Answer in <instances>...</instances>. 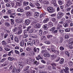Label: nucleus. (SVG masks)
Instances as JSON below:
<instances>
[{
  "label": "nucleus",
  "mask_w": 73,
  "mask_h": 73,
  "mask_svg": "<svg viewBox=\"0 0 73 73\" xmlns=\"http://www.w3.org/2000/svg\"><path fill=\"white\" fill-rule=\"evenodd\" d=\"M48 24L49 25L50 27H52L53 26V23L52 22H50L48 23Z\"/></svg>",
  "instance_id": "f704fd0d"
},
{
  "label": "nucleus",
  "mask_w": 73,
  "mask_h": 73,
  "mask_svg": "<svg viewBox=\"0 0 73 73\" xmlns=\"http://www.w3.org/2000/svg\"><path fill=\"white\" fill-rule=\"evenodd\" d=\"M17 31V27H15V28L13 29H12V31L13 32H16Z\"/></svg>",
  "instance_id": "37998d69"
},
{
  "label": "nucleus",
  "mask_w": 73,
  "mask_h": 73,
  "mask_svg": "<svg viewBox=\"0 0 73 73\" xmlns=\"http://www.w3.org/2000/svg\"><path fill=\"white\" fill-rule=\"evenodd\" d=\"M23 4L24 5H28L29 4V3L28 2L24 1L23 2Z\"/></svg>",
  "instance_id": "79ce46f5"
},
{
  "label": "nucleus",
  "mask_w": 73,
  "mask_h": 73,
  "mask_svg": "<svg viewBox=\"0 0 73 73\" xmlns=\"http://www.w3.org/2000/svg\"><path fill=\"white\" fill-rule=\"evenodd\" d=\"M41 40L42 41H45L46 40V38L45 36H42L41 37Z\"/></svg>",
  "instance_id": "4468645a"
},
{
  "label": "nucleus",
  "mask_w": 73,
  "mask_h": 73,
  "mask_svg": "<svg viewBox=\"0 0 73 73\" xmlns=\"http://www.w3.org/2000/svg\"><path fill=\"white\" fill-rule=\"evenodd\" d=\"M4 49L5 50V51H6V52L10 51V50H11L10 48H7V47L4 48Z\"/></svg>",
  "instance_id": "4c0bfd02"
},
{
  "label": "nucleus",
  "mask_w": 73,
  "mask_h": 73,
  "mask_svg": "<svg viewBox=\"0 0 73 73\" xmlns=\"http://www.w3.org/2000/svg\"><path fill=\"white\" fill-rule=\"evenodd\" d=\"M51 3L52 4H53L54 6H57V4L56 3V0H52Z\"/></svg>",
  "instance_id": "9b49d317"
},
{
  "label": "nucleus",
  "mask_w": 73,
  "mask_h": 73,
  "mask_svg": "<svg viewBox=\"0 0 73 73\" xmlns=\"http://www.w3.org/2000/svg\"><path fill=\"white\" fill-rule=\"evenodd\" d=\"M69 44L70 45H73V40H72L71 41V42H69Z\"/></svg>",
  "instance_id": "6e6d98bb"
},
{
  "label": "nucleus",
  "mask_w": 73,
  "mask_h": 73,
  "mask_svg": "<svg viewBox=\"0 0 73 73\" xmlns=\"http://www.w3.org/2000/svg\"><path fill=\"white\" fill-rule=\"evenodd\" d=\"M5 60H6V58H4L3 59H2L0 61V62H4L5 61Z\"/></svg>",
  "instance_id": "bf43d9fd"
},
{
  "label": "nucleus",
  "mask_w": 73,
  "mask_h": 73,
  "mask_svg": "<svg viewBox=\"0 0 73 73\" xmlns=\"http://www.w3.org/2000/svg\"><path fill=\"white\" fill-rule=\"evenodd\" d=\"M2 45H3L4 47H5L6 46V45H7V42H6L5 40H3L2 42Z\"/></svg>",
  "instance_id": "2eb2a0df"
},
{
  "label": "nucleus",
  "mask_w": 73,
  "mask_h": 73,
  "mask_svg": "<svg viewBox=\"0 0 73 73\" xmlns=\"http://www.w3.org/2000/svg\"><path fill=\"white\" fill-rule=\"evenodd\" d=\"M4 24L5 26L7 27H10V24L9 23L7 22H5Z\"/></svg>",
  "instance_id": "b1692460"
},
{
  "label": "nucleus",
  "mask_w": 73,
  "mask_h": 73,
  "mask_svg": "<svg viewBox=\"0 0 73 73\" xmlns=\"http://www.w3.org/2000/svg\"><path fill=\"white\" fill-rule=\"evenodd\" d=\"M30 5L31 7H36V5L35 4H33L32 3H30Z\"/></svg>",
  "instance_id": "58836bf2"
},
{
  "label": "nucleus",
  "mask_w": 73,
  "mask_h": 73,
  "mask_svg": "<svg viewBox=\"0 0 73 73\" xmlns=\"http://www.w3.org/2000/svg\"><path fill=\"white\" fill-rule=\"evenodd\" d=\"M64 59L62 58L60 61L59 63L60 64H62L64 63Z\"/></svg>",
  "instance_id": "c756f323"
},
{
  "label": "nucleus",
  "mask_w": 73,
  "mask_h": 73,
  "mask_svg": "<svg viewBox=\"0 0 73 73\" xmlns=\"http://www.w3.org/2000/svg\"><path fill=\"white\" fill-rule=\"evenodd\" d=\"M47 52V50H43L41 51V54H44Z\"/></svg>",
  "instance_id": "e433bc0d"
},
{
  "label": "nucleus",
  "mask_w": 73,
  "mask_h": 73,
  "mask_svg": "<svg viewBox=\"0 0 73 73\" xmlns=\"http://www.w3.org/2000/svg\"><path fill=\"white\" fill-rule=\"evenodd\" d=\"M28 36V35H27L24 34L23 35V38H27V37Z\"/></svg>",
  "instance_id": "e2e57ef3"
},
{
  "label": "nucleus",
  "mask_w": 73,
  "mask_h": 73,
  "mask_svg": "<svg viewBox=\"0 0 73 73\" xmlns=\"http://www.w3.org/2000/svg\"><path fill=\"white\" fill-rule=\"evenodd\" d=\"M47 11L50 13H52L53 12H54V9L53 7H49L47 8Z\"/></svg>",
  "instance_id": "f257e3e1"
},
{
  "label": "nucleus",
  "mask_w": 73,
  "mask_h": 73,
  "mask_svg": "<svg viewBox=\"0 0 73 73\" xmlns=\"http://www.w3.org/2000/svg\"><path fill=\"white\" fill-rule=\"evenodd\" d=\"M49 19L48 18H46L44 19L43 21V23H47L48 21H49Z\"/></svg>",
  "instance_id": "ddd939ff"
},
{
  "label": "nucleus",
  "mask_w": 73,
  "mask_h": 73,
  "mask_svg": "<svg viewBox=\"0 0 73 73\" xmlns=\"http://www.w3.org/2000/svg\"><path fill=\"white\" fill-rule=\"evenodd\" d=\"M39 35L40 36H41L42 35V31L41 30V29L39 30Z\"/></svg>",
  "instance_id": "de8ad7c7"
},
{
  "label": "nucleus",
  "mask_w": 73,
  "mask_h": 73,
  "mask_svg": "<svg viewBox=\"0 0 73 73\" xmlns=\"http://www.w3.org/2000/svg\"><path fill=\"white\" fill-rule=\"evenodd\" d=\"M18 63L19 64V68L20 69H21L23 68V66H24V65L23 64V63L21 61H19L18 62Z\"/></svg>",
  "instance_id": "39448f33"
},
{
  "label": "nucleus",
  "mask_w": 73,
  "mask_h": 73,
  "mask_svg": "<svg viewBox=\"0 0 73 73\" xmlns=\"http://www.w3.org/2000/svg\"><path fill=\"white\" fill-rule=\"evenodd\" d=\"M34 4L35 6H37V7H40V5L38 3H35Z\"/></svg>",
  "instance_id": "603ef678"
},
{
  "label": "nucleus",
  "mask_w": 73,
  "mask_h": 73,
  "mask_svg": "<svg viewBox=\"0 0 73 73\" xmlns=\"http://www.w3.org/2000/svg\"><path fill=\"white\" fill-rule=\"evenodd\" d=\"M14 40L17 43H18L19 41V38L17 37H16L14 38Z\"/></svg>",
  "instance_id": "c9c22d12"
},
{
  "label": "nucleus",
  "mask_w": 73,
  "mask_h": 73,
  "mask_svg": "<svg viewBox=\"0 0 73 73\" xmlns=\"http://www.w3.org/2000/svg\"><path fill=\"white\" fill-rule=\"evenodd\" d=\"M58 3L59 4V5H62L63 4V3L62 1L61 0H59L58 1Z\"/></svg>",
  "instance_id": "c03bdc74"
},
{
  "label": "nucleus",
  "mask_w": 73,
  "mask_h": 73,
  "mask_svg": "<svg viewBox=\"0 0 73 73\" xmlns=\"http://www.w3.org/2000/svg\"><path fill=\"white\" fill-rule=\"evenodd\" d=\"M33 55H35L36 52H38L40 51V49L39 48H36V47L33 48Z\"/></svg>",
  "instance_id": "f03ea898"
},
{
  "label": "nucleus",
  "mask_w": 73,
  "mask_h": 73,
  "mask_svg": "<svg viewBox=\"0 0 73 73\" xmlns=\"http://www.w3.org/2000/svg\"><path fill=\"white\" fill-rule=\"evenodd\" d=\"M30 23V21L29 19H27L25 20V25H28Z\"/></svg>",
  "instance_id": "9d476101"
},
{
  "label": "nucleus",
  "mask_w": 73,
  "mask_h": 73,
  "mask_svg": "<svg viewBox=\"0 0 73 73\" xmlns=\"http://www.w3.org/2000/svg\"><path fill=\"white\" fill-rule=\"evenodd\" d=\"M16 5H17L19 7H21V3H20L19 2H17L16 3Z\"/></svg>",
  "instance_id": "a18cd8bd"
},
{
  "label": "nucleus",
  "mask_w": 73,
  "mask_h": 73,
  "mask_svg": "<svg viewBox=\"0 0 73 73\" xmlns=\"http://www.w3.org/2000/svg\"><path fill=\"white\" fill-rule=\"evenodd\" d=\"M26 50L27 51H29L30 50H31V48L30 47H28L27 48Z\"/></svg>",
  "instance_id": "338daca9"
},
{
  "label": "nucleus",
  "mask_w": 73,
  "mask_h": 73,
  "mask_svg": "<svg viewBox=\"0 0 73 73\" xmlns=\"http://www.w3.org/2000/svg\"><path fill=\"white\" fill-rule=\"evenodd\" d=\"M17 14L16 13H12L11 14V15H10V17H11L12 18H15V16H16Z\"/></svg>",
  "instance_id": "6ab92c4d"
},
{
  "label": "nucleus",
  "mask_w": 73,
  "mask_h": 73,
  "mask_svg": "<svg viewBox=\"0 0 73 73\" xmlns=\"http://www.w3.org/2000/svg\"><path fill=\"white\" fill-rule=\"evenodd\" d=\"M56 29V27H52L50 29V31H54V30Z\"/></svg>",
  "instance_id": "052dcab7"
},
{
  "label": "nucleus",
  "mask_w": 73,
  "mask_h": 73,
  "mask_svg": "<svg viewBox=\"0 0 73 73\" xmlns=\"http://www.w3.org/2000/svg\"><path fill=\"white\" fill-rule=\"evenodd\" d=\"M22 33V30H19L18 31L17 33H16L15 34H17L18 35H20Z\"/></svg>",
  "instance_id": "473e14b6"
},
{
  "label": "nucleus",
  "mask_w": 73,
  "mask_h": 73,
  "mask_svg": "<svg viewBox=\"0 0 73 73\" xmlns=\"http://www.w3.org/2000/svg\"><path fill=\"white\" fill-rule=\"evenodd\" d=\"M17 11L18 12H24V10L23 9L20 8H19L17 9Z\"/></svg>",
  "instance_id": "cd10ccee"
},
{
  "label": "nucleus",
  "mask_w": 73,
  "mask_h": 73,
  "mask_svg": "<svg viewBox=\"0 0 73 73\" xmlns=\"http://www.w3.org/2000/svg\"><path fill=\"white\" fill-rule=\"evenodd\" d=\"M62 25H60L59 24H58L57 26V29H60V28H62Z\"/></svg>",
  "instance_id": "7c9ffc66"
},
{
  "label": "nucleus",
  "mask_w": 73,
  "mask_h": 73,
  "mask_svg": "<svg viewBox=\"0 0 73 73\" xmlns=\"http://www.w3.org/2000/svg\"><path fill=\"white\" fill-rule=\"evenodd\" d=\"M25 52H22L21 54V57H22V56H24L25 55Z\"/></svg>",
  "instance_id": "0e129e2a"
},
{
  "label": "nucleus",
  "mask_w": 73,
  "mask_h": 73,
  "mask_svg": "<svg viewBox=\"0 0 73 73\" xmlns=\"http://www.w3.org/2000/svg\"><path fill=\"white\" fill-rule=\"evenodd\" d=\"M12 13V11L11 10H8L7 11V12H6V14L7 15H11Z\"/></svg>",
  "instance_id": "f3484780"
},
{
  "label": "nucleus",
  "mask_w": 73,
  "mask_h": 73,
  "mask_svg": "<svg viewBox=\"0 0 73 73\" xmlns=\"http://www.w3.org/2000/svg\"><path fill=\"white\" fill-rule=\"evenodd\" d=\"M31 14L32 13H31V12L28 11L26 13V16L28 17H30L31 16Z\"/></svg>",
  "instance_id": "5701e85b"
},
{
  "label": "nucleus",
  "mask_w": 73,
  "mask_h": 73,
  "mask_svg": "<svg viewBox=\"0 0 73 73\" xmlns=\"http://www.w3.org/2000/svg\"><path fill=\"white\" fill-rule=\"evenodd\" d=\"M43 29H46L48 28V25L45 24L43 26Z\"/></svg>",
  "instance_id": "a19ab883"
},
{
  "label": "nucleus",
  "mask_w": 73,
  "mask_h": 73,
  "mask_svg": "<svg viewBox=\"0 0 73 73\" xmlns=\"http://www.w3.org/2000/svg\"><path fill=\"white\" fill-rule=\"evenodd\" d=\"M6 41L7 42V44L11 43V38H8L7 39H6Z\"/></svg>",
  "instance_id": "a211bd4d"
},
{
  "label": "nucleus",
  "mask_w": 73,
  "mask_h": 73,
  "mask_svg": "<svg viewBox=\"0 0 73 73\" xmlns=\"http://www.w3.org/2000/svg\"><path fill=\"white\" fill-rule=\"evenodd\" d=\"M14 52L15 53L17 54H20V52L17 50H15Z\"/></svg>",
  "instance_id": "5fc2aeb1"
},
{
  "label": "nucleus",
  "mask_w": 73,
  "mask_h": 73,
  "mask_svg": "<svg viewBox=\"0 0 73 73\" xmlns=\"http://www.w3.org/2000/svg\"><path fill=\"white\" fill-rule=\"evenodd\" d=\"M27 46H33V44L31 41H29L27 43Z\"/></svg>",
  "instance_id": "393cba45"
},
{
  "label": "nucleus",
  "mask_w": 73,
  "mask_h": 73,
  "mask_svg": "<svg viewBox=\"0 0 73 73\" xmlns=\"http://www.w3.org/2000/svg\"><path fill=\"white\" fill-rule=\"evenodd\" d=\"M51 20L52 21H53V22H55V21H56V19L55 18H51Z\"/></svg>",
  "instance_id": "774afa93"
},
{
  "label": "nucleus",
  "mask_w": 73,
  "mask_h": 73,
  "mask_svg": "<svg viewBox=\"0 0 73 73\" xmlns=\"http://www.w3.org/2000/svg\"><path fill=\"white\" fill-rule=\"evenodd\" d=\"M26 68L24 69V71L25 72L26 71H27V70H29V69H30V66H26Z\"/></svg>",
  "instance_id": "dca6fc26"
},
{
  "label": "nucleus",
  "mask_w": 73,
  "mask_h": 73,
  "mask_svg": "<svg viewBox=\"0 0 73 73\" xmlns=\"http://www.w3.org/2000/svg\"><path fill=\"white\" fill-rule=\"evenodd\" d=\"M46 15V13H43L42 14H41L40 15V20H42L43 19L45 18V17Z\"/></svg>",
  "instance_id": "423d86ee"
},
{
  "label": "nucleus",
  "mask_w": 73,
  "mask_h": 73,
  "mask_svg": "<svg viewBox=\"0 0 73 73\" xmlns=\"http://www.w3.org/2000/svg\"><path fill=\"white\" fill-rule=\"evenodd\" d=\"M59 49L60 50H63L65 49L64 47L62 46H61L60 47Z\"/></svg>",
  "instance_id": "864d4df0"
},
{
  "label": "nucleus",
  "mask_w": 73,
  "mask_h": 73,
  "mask_svg": "<svg viewBox=\"0 0 73 73\" xmlns=\"http://www.w3.org/2000/svg\"><path fill=\"white\" fill-rule=\"evenodd\" d=\"M63 15H64V13H63L59 12L58 13L57 16V18H58V19H61V17L63 16Z\"/></svg>",
  "instance_id": "7ed1b4c3"
},
{
  "label": "nucleus",
  "mask_w": 73,
  "mask_h": 73,
  "mask_svg": "<svg viewBox=\"0 0 73 73\" xmlns=\"http://www.w3.org/2000/svg\"><path fill=\"white\" fill-rule=\"evenodd\" d=\"M32 43L34 45H36V40H33L32 41Z\"/></svg>",
  "instance_id": "13d9d810"
},
{
  "label": "nucleus",
  "mask_w": 73,
  "mask_h": 73,
  "mask_svg": "<svg viewBox=\"0 0 73 73\" xmlns=\"http://www.w3.org/2000/svg\"><path fill=\"white\" fill-rule=\"evenodd\" d=\"M68 64L70 66H72L73 65V62L71 61H69Z\"/></svg>",
  "instance_id": "ea45409f"
},
{
  "label": "nucleus",
  "mask_w": 73,
  "mask_h": 73,
  "mask_svg": "<svg viewBox=\"0 0 73 73\" xmlns=\"http://www.w3.org/2000/svg\"><path fill=\"white\" fill-rule=\"evenodd\" d=\"M36 45H38L40 44V41L38 39H36Z\"/></svg>",
  "instance_id": "8fccbe9b"
},
{
  "label": "nucleus",
  "mask_w": 73,
  "mask_h": 73,
  "mask_svg": "<svg viewBox=\"0 0 73 73\" xmlns=\"http://www.w3.org/2000/svg\"><path fill=\"white\" fill-rule=\"evenodd\" d=\"M24 45V40H22L20 42V45L21 46H23Z\"/></svg>",
  "instance_id": "a878e982"
},
{
  "label": "nucleus",
  "mask_w": 73,
  "mask_h": 73,
  "mask_svg": "<svg viewBox=\"0 0 73 73\" xmlns=\"http://www.w3.org/2000/svg\"><path fill=\"white\" fill-rule=\"evenodd\" d=\"M10 20L11 21V24H12V25H13L14 24V20L13 19H10Z\"/></svg>",
  "instance_id": "3c124183"
},
{
  "label": "nucleus",
  "mask_w": 73,
  "mask_h": 73,
  "mask_svg": "<svg viewBox=\"0 0 73 73\" xmlns=\"http://www.w3.org/2000/svg\"><path fill=\"white\" fill-rule=\"evenodd\" d=\"M3 17L5 19H8L9 18V16L8 15H5L3 16Z\"/></svg>",
  "instance_id": "680f3d73"
},
{
  "label": "nucleus",
  "mask_w": 73,
  "mask_h": 73,
  "mask_svg": "<svg viewBox=\"0 0 73 73\" xmlns=\"http://www.w3.org/2000/svg\"><path fill=\"white\" fill-rule=\"evenodd\" d=\"M65 55L66 56L69 57L70 56V53L68 51H66L64 52Z\"/></svg>",
  "instance_id": "aec40b11"
},
{
  "label": "nucleus",
  "mask_w": 73,
  "mask_h": 73,
  "mask_svg": "<svg viewBox=\"0 0 73 73\" xmlns=\"http://www.w3.org/2000/svg\"><path fill=\"white\" fill-rule=\"evenodd\" d=\"M32 27L31 26H29L28 27H27V31H29L30 29H32L31 28Z\"/></svg>",
  "instance_id": "4d7b16f0"
},
{
  "label": "nucleus",
  "mask_w": 73,
  "mask_h": 73,
  "mask_svg": "<svg viewBox=\"0 0 73 73\" xmlns=\"http://www.w3.org/2000/svg\"><path fill=\"white\" fill-rule=\"evenodd\" d=\"M16 71V68H15V67H14L11 70V72H12V73H15Z\"/></svg>",
  "instance_id": "c85d7f7f"
},
{
  "label": "nucleus",
  "mask_w": 73,
  "mask_h": 73,
  "mask_svg": "<svg viewBox=\"0 0 73 73\" xmlns=\"http://www.w3.org/2000/svg\"><path fill=\"white\" fill-rule=\"evenodd\" d=\"M50 54L49 53V52H47V51L44 53V56L45 57H50Z\"/></svg>",
  "instance_id": "0eeeda50"
},
{
  "label": "nucleus",
  "mask_w": 73,
  "mask_h": 73,
  "mask_svg": "<svg viewBox=\"0 0 73 73\" xmlns=\"http://www.w3.org/2000/svg\"><path fill=\"white\" fill-rule=\"evenodd\" d=\"M51 65L52 66V69H56V67L54 66H56V63H52L51 64Z\"/></svg>",
  "instance_id": "f8f14e48"
},
{
  "label": "nucleus",
  "mask_w": 73,
  "mask_h": 73,
  "mask_svg": "<svg viewBox=\"0 0 73 73\" xmlns=\"http://www.w3.org/2000/svg\"><path fill=\"white\" fill-rule=\"evenodd\" d=\"M51 49L52 52H54V53H55V52H56V49H55V48H51Z\"/></svg>",
  "instance_id": "09e8293b"
},
{
  "label": "nucleus",
  "mask_w": 73,
  "mask_h": 73,
  "mask_svg": "<svg viewBox=\"0 0 73 73\" xmlns=\"http://www.w3.org/2000/svg\"><path fill=\"white\" fill-rule=\"evenodd\" d=\"M40 27L41 25H40V24L39 23H37L36 25V28H40Z\"/></svg>",
  "instance_id": "2f4dec72"
},
{
  "label": "nucleus",
  "mask_w": 73,
  "mask_h": 73,
  "mask_svg": "<svg viewBox=\"0 0 73 73\" xmlns=\"http://www.w3.org/2000/svg\"><path fill=\"white\" fill-rule=\"evenodd\" d=\"M65 31L66 32H70V28H68L65 29Z\"/></svg>",
  "instance_id": "49530a36"
},
{
  "label": "nucleus",
  "mask_w": 73,
  "mask_h": 73,
  "mask_svg": "<svg viewBox=\"0 0 73 73\" xmlns=\"http://www.w3.org/2000/svg\"><path fill=\"white\" fill-rule=\"evenodd\" d=\"M64 26L65 28H67L69 27V24L67 23H65L64 24Z\"/></svg>",
  "instance_id": "bb28decb"
},
{
  "label": "nucleus",
  "mask_w": 73,
  "mask_h": 73,
  "mask_svg": "<svg viewBox=\"0 0 73 73\" xmlns=\"http://www.w3.org/2000/svg\"><path fill=\"white\" fill-rule=\"evenodd\" d=\"M36 59V60H38V61H39L40 60H43V58H42L41 56L40 55H38V57H35Z\"/></svg>",
  "instance_id": "1a4fd4ad"
},
{
  "label": "nucleus",
  "mask_w": 73,
  "mask_h": 73,
  "mask_svg": "<svg viewBox=\"0 0 73 73\" xmlns=\"http://www.w3.org/2000/svg\"><path fill=\"white\" fill-rule=\"evenodd\" d=\"M19 23H23V19L19 18Z\"/></svg>",
  "instance_id": "69168bd1"
},
{
  "label": "nucleus",
  "mask_w": 73,
  "mask_h": 73,
  "mask_svg": "<svg viewBox=\"0 0 73 73\" xmlns=\"http://www.w3.org/2000/svg\"><path fill=\"white\" fill-rule=\"evenodd\" d=\"M63 15H64V13H63L59 12L58 13L57 16V18H58V19H61V17L63 16Z\"/></svg>",
  "instance_id": "20e7f679"
},
{
  "label": "nucleus",
  "mask_w": 73,
  "mask_h": 73,
  "mask_svg": "<svg viewBox=\"0 0 73 73\" xmlns=\"http://www.w3.org/2000/svg\"><path fill=\"white\" fill-rule=\"evenodd\" d=\"M72 1L71 0L68 1L66 4V7H69L72 4Z\"/></svg>",
  "instance_id": "6e6552de"
},
{
  "label": "nucleus",
  "mask_w": 73,
  "mask_h": 73,
  "mask_svg": "<svg viewBox=\"0 0 73 73\" xmlns=\"http://www.w3.org/2000/svg\"><path fill=\"white\" fill-rule=\"evenodd\" d=\"M39 15V13L37 12H35V14L34 16V17L35 18H37V17H38V16Z\"/></svg>",
  "instance_id": "412c9836"
},
{
  "label": "nucleus",
  "mask_w": 73,
  "mask_h": 73,
  "mask_svg": "<svg viewBox=\"0 0 73 73\" xmlns=\"http://www.w3.org/2000/svg\"><path fill=\"white\" fill-rule=\"evenodd\" d=\"M68 67H66L64 70L65 73H69V71H68Z\"/></svg>",
  "instance_id": "4be33fe9"
},
{
  "label": "nucleus",
  "mask_w": 73,
  "mask_h": 73,
  "mask_svg": "<svg viewBox=\"0 0 73 73\" xmlns=\"http://www.w3.org/2000/svg\"><path fill=\"white\" fill-rule=\"evenodd\" d=\"M8 60H9V61H13L14 59V58L10 56L8 58Z\"/></svg>",
  "instance_id": "72a5a7b5"
}]
</instances>
